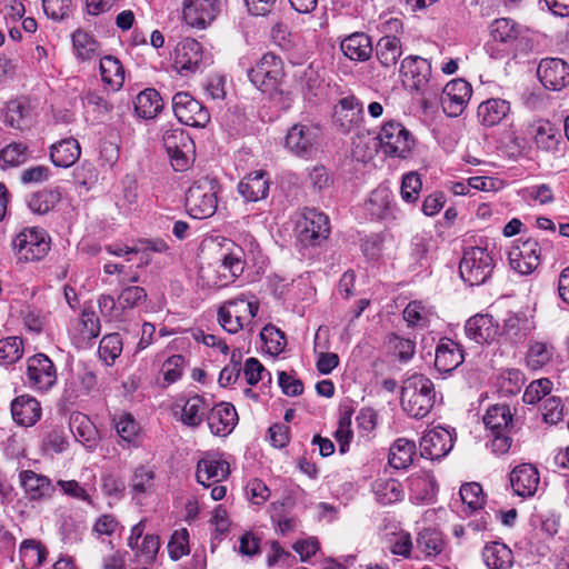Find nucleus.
<instances>
[{
	"mask_svg": "<svg viewBox=\"0 0 569 569\" xmlns=\"http://www.w3.org/2000/svg\"><path fill=\"white\" fill-rule=\"evenodd\" d=\"M436 392L432 381L423 375L415 373L405 379L401 387V407L417 419L426 417L435 405Z\"/></svg>",
	"mask_w": 569,
	"mask_h": 569,
	"instance_id": "nucleus-1",
	"label": "nucleus"
},
{
	"mask_svg": "<svg viewBox=\"0 0 569 569\" xmlns=\"http://www.w3.org/2000/svg\"><path fill=\"white\" fill-rule=\"evenodd\" d=\"M251 83L262 93L274 98L282 92L284 70L282 60L272 54L266 53L248 71Z\"/></svg>",
	"mask_w": 569,
	"mask_h": 569,
	"instance_id": "nucleus-2",
	"label": "nucleus"
},
{
	"mask_svg": "<svg viewBox=\"0 0 569 569\" xmlns=\"http://www.w3.org/2000/svg\"><path fill=\"white\" fill-rule=\"evenodd\" d=\"M219 184L214 179L203 177L193 182L186 196V207L194 219L212 217L218 208Z\"/></svg>",
	"mask_w": 569,
	"mask_h": 569,
	"instance_id": "nucleus-3",
	"label": "nucleus"
},
{
	"mask_svg": "<svg viewBox=\"0 0 569 569\" xmlns=\"http://www.w3.org/2000/svg\"><path fill=\"white\" fill-rule=\"evenodd\" d=\"M259 310V303L246 295L224 301L218 309V322L229 333L249 326Z\"/></svg>",
	"mask_w": 569,
	"mask_h": 569,
	"instance_id": "nucleus-4",
	"label": "nucleus"
},
{
	"mask_svg": "<svg viewBox=\"0 0 569 569\" xmlns=\"http://www.w3.org/2000/svg\"><path fill=\"white\" fill-rule=\"evenodd\" d=\"M493 43L502 44L506 49L528 51L532 46V36L528 27L511 18H498L488 27Z\"/></svg>",
	"mask_w": 569,
	"mask_h": 569,
	"instance_id": "nucleus-5",
	"label": "nucleus"
},
{
	"mask_svg": "<svg viewBox=\"0 0 569 569\" xmlns=\"http://www.w3.org/2000/svg\"><path fill=\"white\" fill-rule=\"evenodd\" d=\"M402 83L406 88L428 96L438 91V88L431 83V63L419 56H408L401 63L399 69Z\"/></svg>",
	"mask_w": 569,
	"mask_h": 569,
	"instance_id": "nucleus-6",
	"label": "nucleus"
},
{
	"mask_svg": "<svg viewBox=\"0 0 569 569\" xmlns=\"http://www.w3.org/2000/svg\"><path fill=\"white\" fill-rule=\"evenodd\" d=\"M493 267V259L487 249L471 247L463 252L459 272L463 281L470 286H479L491 276Z\"/></svg>",
	"mask_w": 569,
	"mask_h": 569,
	"instance_id": "nucleus-7",
	"label": "nucleus"
},
{
	"mask_svg": "<svg viewBox=\"0 0 569 569\" xmlns=\"http://www.w3.org/2000/svg\"><path fill=\"white\" fill-rule=\"evenodd\" d=\"M320 140V127L313 123H296L286 134L284 148L296 157L308 159L317 152Z\"/></svg>",
	"mask_w": 569,
	"mask_h": 569,
	"instance_id": "nucleus-8",
	"label": "nucleus"
},
{
	"mask_svg": "<svg viewBox=\"0 0 569 569\" xmlns=\"http://www.w3.org/2000/svg\"><path fill=\"white\" fill-rule=\"evenodd\" d=\"M12 246L20 260L38 261L48 253L50 238L43 229L26 228L13 238Z\"/></svg>",
	"mask_w": 569,
	"mask_h": 569,
	"instance_id": "nucleus-9",
	"label": "nucleus"
},
{
	"mask_svg": "<svg viewBox=\"0 0 569 569\" xmlns=\"http://www.w3.org/2000/svg\"><path fill=\"white\" fill-rule=\"evenodd\" d=\"M378 139L385 154L402 159L409 156L415 144L410 131L397 121L386 122L378 134Z\"/></svg>",
	"mask_w": 569,
	"mask_h": 569,
	"instance_id": "nucleus-10",
	"label": "nucleus"
},
{
	"mask_svg": "<svg viewBox=\"0 0 569 569\" xmlns=\"http://www.w3.org/2000/svg\"><path fill=\"white\" fill-rule=\"evenodd\" d=\"M330 233L328 216L316 209H305L297 221V237L305 246H318Z\"/></svg>",
	"mask_w": 569,
	"mask_h": 569,
	"instance_id": "nucleus-11",
	"label": "nucleus"
},
{
	"mask_svg": "<svg viewBox=\"0 0 569 569\" xmlns=\"http://www.w3.org/2000/svg\"><path fill=\"white\" fill-rule=\"evenodd\" d=\"M172 110L186 126L203 128L210 121L207 108L188 92H177L172 97Z\"/></svg>",
	"mask_w": 569,
	"mask_h": 569,
	"instance_id": "nucleus-12",
	"label": "nucleus"
},
{
	"mask_svg": "<svg viewBox=\"0 0 569 569\" xmlns=\"http://www.w3.org/2000/svg\"><path fill=\"white\" fill-rule=\"evenodd\" d=\"M201 44L192 39H182L174 49L173 66L181 74L196 72L207 64Z\"/></svg>",
	"mask_w": 569,
	"mask_h": 569,
	"instance_id": "nucleus-13",
	"label": "nucleus"
},
{
	"mask_svg": "<svg viewBox=\"0 0 569 569\" xmlns=\"http://www.w3.org/2000/svg\"><path fill=\"white\" fill-rule=\"evenodd\" d=\"M529 134L539 151L553 157L562 152L565 142L561 132L550 121L538 120L531 123Z\"/></svg>",
	"mask_w": 569,
	"mask_h": 569,
	"instance_id": "nucleus-14",
	"label": "nucleus"
},
{
	"mask_svg": "<svg viewBox=\"0 0 569 569\" xmlns=\"http://www.w3.org/2000/svg\"><path fill=\"white\" fill-rule=\"evenodd\" d=\"M441 106L449 117H458L466 109L472 94L471 84L463 79L449 81L442 90Z\"/></svg>",
	"mask_w": 569,
	"mask_h": 569,
	"instance_id": "nucleus-15",
	"label": "nucleus"
},
{
	"mask_svg": "<svg viewBox=\"0 0 569 569\" xmlns=\"http://www.w3.org/2000/svg\"><path fill=\"white\" fill-rule=\"evenodd\" d=\"M542 86L552 91H560L569 84V64L560 58H545L537 69Z\"/></svg>",
	"mask_w": 569,
	"mask_h": 569,
	"instance_id": "nucleus-16",
	"label": "nucleus"
},
{
	"mask_svg": "<svg viewBox=\"0 0 569 569\" xmlns=\"http://www.w3.org/2000/svg\"><path fill=\"white\" fill-rule=\"evenodd\" d=\"M229 473V463L216 452H203L197 463V481L204 487L227 479Z\"/></svg>",
	"mask_w": 569,
	"mask_h": 569,
	"instance_id": "nucleus-17",
	"label": "nucleus"
},
{
	"mask_svg": "<svg viewBox=\"0 0 569 569\" xmlns=\"http://www.w3.org/2000/svg\"><path fill=\"white\" fill-rule=\"evenodd\" d=\"M452 447L453 437L448 429L442 427L427 430L420 440L421 456L431 460L443 458Z\"/></svg>",
	"mask_w": 569,
	"mask_h": 569,
	"instance_id": "nucleus-18",
	"label": "nucleus"
},
{
	"mask_svg": "<svg viewBox=\"0 0 569 569\" xmlns=\"http://www.w3.org/2000/svg\"><path fill=\"white\" fill-rule=\"evenodd\" d=\"M27 376L29 385L38 390H48L57 381L53 362L42 353L29 358Z\"/></svg>",
	"mask_w": 569,
	"mask_h": 569,
	"instance_id": "nucleus-19",
	"label": "nucleus"
},
{
	"mask_svg": "<svg viewBox=\"0 0 569 569\" xmlns=\"http://www.w3.org/2000/svg\"><path fill=\"white\" fill-rule=\"evenodd\" d=\"M540 253L539 243L533 239H528L510 250V264L519 273L529 274L538 267Z\"/></svg>",
	"mask_w": 569,
	"mask_h": 569,
	"instance_id": "nucleus-20",
	"label": "nucleus"
},
{
	"mask_svg": "<svg viewBox=\"0 0 569 569\" xmlns=\"http://www.w3.org/2000/svg\"><path fill=\"white\" fill-rule=\"evenodd\" d=\"M217 0H183L182 17L190 27L206 28L218 13Z\"/></svg>",
	"mask_w": 569,
	"mask_h": 569,
	"instance_id": "nucleus-21",
	"label": "nucleus"
},
{
	"mask_svg": "<svg viewBox=\"0 0 569 569\" xmlns=\"http://www.w3.org/2000/svg\"><path fill=\"white\" fill-rule=\"evenodd\" d=\"M469 339L479 345L490 343L500 335L499 323L490 315H476L465 326Z\"/></svg>",
	"mask_w": 569,
	"mask_h": 569,
	"instance_id": "nucleus-22",
	"label": "nucleus"
},
{
	"mask_svg": "<svg viewBox=\"0 0 569 569\" xmlns=\"http://www.w3.org/2000/svg\"><path fill=\"white\" fill-rule=\"evenodd\" d=\"M510 482L517 496L522 498L532 497L540 483L538 469L531 463H521L511 471Z\"/></svg>",
	"mask_w": 569,
	"mask_h": 569,
	"instance_id": "nucleus-23",
	"label": "nucleus"
},
{
	"mask_svg": "<svg viewBox=\"0 0 569 569\" xmlns=\"http://www.w3.org/2000/svg\"><path fill=\"white\" fill-rule=\"evenodd\" d=\"M208 426L214 436L229 435L237 425L238 415L236 408L228 402H221L212 407L207 416Z\"/></svg>",
	"mask_w": 569,
	"mask_h": 569,
	"instance_id": "nucleus-24",
	"label": "nucleus"
},
{
	"mask_svg": "<svg viewBox=\"0 0 569 569\" xmlns=\"http://www.w3.org/2000/svg\"><path fill=\"white\" fill-rule=\"evenodd\" d=\"M210 403L201 396L194 395L184 400L183 405L176 403L174 413L180 412V421L188 427L194 428L202 423Z\"/></svg>",
	"mask_w": 569,
	"mask_h": 569,
	"instance_id": "nucleus-25",
	"label": "nucleus"
},
{
	"mask_svg": "<svg viewBox=\"0 0 569 569\" xmlns=\"http://www.w3.org/2000/svg\"><path fill=\"white\" fill-rule=\"evenodd\" d=\"M367 206L370 214L379 219H397L398 217V209L388 187L379 186L376 188L370 193Z\"/></svg>",
	"mask_w": 569,
	"mask_h": 569,
	"instance_id": "nucleus-26",
	"label": "nucleus"
},
{
	"mask_svg": "<svg viewBox=\"0 0 569 569\" xmlns=\"http://www.w3.org/2000/svg\"><path fill=\"white\" fill-rule=\"evenodd\" d=\"M340 49L349 60L359 62L369 60L373 51L371 38L365 32H353L345 37Z\"/></svg>",
	"mask_w": 569,
	"mask_h": 569,
	"instance_id": "nucleus-27",
	"label": "nucleus"
},
{
	"mask_svg": "<svg viewBox=\"0 0 569 569\" xmlns=\"http://www.w3.org/2000/svg\"><path fill=\"white\" fill-rule=\"evenodd\" d=\"M463 361L462 350L451 339H441L436 348L435 367L439 372H451Z\"/></svg>",
	"mask_w": 569,
	"mask_h": 569,
	"instance_id": "nucleus-28",
	"label": "nucleus"
},
{
	"mask_svg": "<svg viewBox=\"0 0 569 569\" xmlns=\"http://www.w3.org/2000/svg\"><path fill=\"white\" fill-rule=\"evenodd\" d=\"M410 499L416 503H430L437 493L435 477L429 472L416 473L409 477Z\"/></svg>",
	"mask_w": 569,
	"mask_h": 569,
	"instance_id": "nucleus-29",
	"label": "nucleus"
},
{
	"mask_svg": "<svg viewBox=\"0 0 569 569\" xmlns=\"http://www.w3.org/2000/svg\"><path fill=\"white\" fill-rule=\"evenodd\" d=\"M11 413L18 425L30 427L40 419L41 407L37 399L30 396H20L12 401Z\"/></svg>",
	"mask_w": 569,
	"mask_h": 569,
	"instance_id": "nucleus-30",
	"label": "nucleus"
},
{
	"mask_svg": "<svg viewBox=\"0 0 569 569\" xmlns=\"http://www.w3.org/2000/svg\"><path fill=\"white\" fill-rule=\"evenodd\" d=\"M238 191L247 201H259L267 197L269 178L264 171L258 170L247 174L238 184Z\"/></svg>",
	"mask_w": 569,
	"mask_h": 569,
	"instance_id": "nucleus-31",
	"label": "nucleus"
},
{
	"mask_svg": "<svg viewBox=\"0 0 569 569\" xmlns=\"http://www.w3.org/2000/svg\"><path fill=\"white\" fill-rule=\"evenodd\" d=\"M20 483L32 500H40L51 497L54 486L51 480L32 470H23L19 475Z\"/></svg>",
	"mask_w": 569,
	"mask_h": 569,
	"instance_id": "nucleus-32",
	"label": "nucleus"
},
{
	"mask_svg": "<svg viewBox=\"0 0 569 569\" xmlns=\"http://www.w3.org/2000/svg\"><path fill=\"white\" fill-rule=\"evenodd\" d=\"M401 54L402 46L399 38L385 36L378 40L376 58L386 70L393 72Z\"/></svg>",
	"mask_w": 569,
	"mask_h": 569,
	"instance_id": "nucleus-33",
	"label": "nucleus"
},
{
	"mask_svg": "<svg viewBox=\"0 0 569 569\" xmlns=\"http://www.w3.org/2000/svg\"><path fill=\"white\" fill-rule=\"evenodd\" d=\"M81 148L73 138L63 139L50 148V158L54 166L68 168L80 157Z\"/></svg>",
	"mask_w": 569,
	"mask_h": 569,
	"instance_id": "nucleus-34",
	"label": "nucleus"
},
{
	"mask_svg": "<svg viewBox=\"0 0 569 569\" xmlns=\"http://www.w3.org/2000/svg\"><path fill=\"white\" fill-rule=\"evenodd\" d=\"M510 103L503 99H489L478 107V117L483 126L492 127L500 123L509 113Z\"/></svg>",
	"mask_w": 569,
	"mask_h": 569,
	"instance_id": "nucleus-35",
	"label": "nucleus"
},
{
	"mask_svg": "<svg viewBox=\"0 0 569 569\" xmlns=\"http://www.w3.org/2000/svg\"><path fill=\"white\" fill-rule=\"evenodd\" d=\"M482 557L489 569H510L513 563L512 551L502 542L486 545Z\"/></svg>",
	"mask_w": 569,
	"mask_h": 569,
	"instance_id": "nucleus-36",
	"label": "nucleus"
},
{
	"mask_svg": "<svg viewBox=\"0 0 569 569\" xmlns=\"http://www.w3.org/2000/svg\"><path fill=\"white\" fill-rule=\"evenodd\" d=\"M372 491L377 501L383 506L401 501L405 497L403 487L396 479H377L372 485Z\"/></svg>",
	"mask_w": 569,
	"mask_h": 569,
	"instance_id": "nucleus-37",
	"label": "nucleus"
},
{
	"mask_svg": "<svg viewBox=\"0 0 569 569\" xmlns=\"http://www.w3.org/2000/svg\"><path fill=\"white\" fill-rule=\"evenodd\" d=\"M416 443L406 438L395 440L389 450L388 461L395 469H406L412 463Z\"/></svg>",
	"mask_w": 569,
	"mask_h": 569,
	"instance_id": "nucleus-38",
	"label": "nucleus"
},
{
	"mask_svg": "<svg viewBox=\"0 0 569 569\" xmlns=\"http://www.w3.org/2000/svg\"><path fill=\"white\" fill-rule=\"evenodd\" d=\"M100 73L102 81L108 84L112 91H117L122 87L124 70L117 58L112 56L103 57L100 60Z\"/></svg>",
	"mask_w": 569,
	"mask_h": 569,
	"instance_id": "nucleus-39",
	"label": "nucleus"
},
{
	"mask_svg": "<svg viewBox=\"0 0 569 569\" xmlns=\"http://www.w3.org/2000/svg\"><path fill=\"white\" fill-rule=\"evenodd\" d=\"M483 422L491 432L509 431L513 423L510 408L507 405L490 407L483 417Z\"/></svg>",
	"mask_w": 569,
	"mask_h": 569,
	"instance_id": "nucleus-40",
	"label": "nucleus"
},
{
	"mask_svg": "<svg viewBox=\"0 0 569 569\" xmlns=\"http://www.w3.org/2000/svg\"><path fill=\"white\" fill-rule=\"evenodd\" d=\"M244 261L242 259L241 249H236L226 253L221 259L220 269L222 271L223 281L221 280L219 286L224 287L229 282L234 281L239 278L244 270Z\"/></svg>",
	"mask_w": 569,
	"mask_h": 569,
	"instance_id": "nucleus-41",
	"label": "nucleus"
},
{
	"mask_svg": "<svg viewBox=\"0 0 569 569\" xmlns=\"http://www.w3.org/2000/svg\"><path fill=\"white\" fill-rule=\"evenodd\" d=\"M30 117L29 103L24 99H16L7 104L4 123L14 129H23L28 126Z\"/></svg>",
	"mask_w": 569,
	"mask_h": 569,
	"instance_id": "nucleus-42",
	"label": "nucleus"
},
{
	"mask_svg": "<svg viewBox=\"0 0 569 569\" xmlns=\"http://www.w3.org/2000/svg\"><path fill=\"white\" fill-rule=\"evenodd\" d=\"M116 429L123 443L138 448L141 442L140 426L129 413H123L116 421Z\"/></svg>",
	"mask_w": 569,
	"mask_h": 569,
	"instance_id": "nucleus-43",
	"label": "nucleus"
},
{
	"mask_svg": "<svg viewBox=\"0 0 569 569\" xmlns=\"http://www.w3.org/2000/svg\"><path fill=\"white\" fill-rule=\"evenodd\" d=\"M59 200L60 193L57 190L42 189L30 194L27 202L33 213L44 214L52 210Z\"/></svg>",
	"mask_w": 569,
	"mask_h": 569,
	"instance_id": "nucleus-44",
	"label": "nucleus"
},
{
	"mask_svg": "<svg viewBox=\"0 0 569 569\" xmlns=\"http://www.w3.org/2000/svg\"><path fill=\"white\" fill-rule=\"evenodd\" d=\"M417 548L427 558H433L438 556L445 548L442 535L435 529L422 530L417 538Z\"/></svg>",
	"mask_w": 569,
	"mask_h": 569,
	"instance_id": "nucleus-45",
	"label": "nucleus"
},
{
	"mask_svg": "<svg viewBox=\"0 0 569 569\" xmlns=\"http://www.w3.org/2000/svg\"><path fill=\"white\" fill-rule=\"evenodd\" d=\"M73 50L81 60H91L99 54L98 42L83 30H77L72 34Z\"/></svg>",
	"mask_w": 569,
	"mask_h": 569,
	"instance_id": "nucleus-46",
	"label": "nucleus"
},
{
	"mask_svg": "<svg viewBox=\"0 0 569 569\" xmlns=\"http://www.w3.org/2000/svg\"><path fill=\"white\" fill-rule=\"evenodd\" d=\"M431 317V310L426 308L420 301L409 302L403 310V319L412 328H427Z\"/></svg>",
	"mask_w": 569,
	"mask_h": 569,
	"instance_id": "nucleus-47",
	"label": "nucleus"
},
{
	"mask_svg": "<svg viewBox=\"0 0 569 569\" xmlns=\"http://www.w3.org/2000/svg\"><path fill=\"white\" fill-rule=\"evenodd\" d=\"M46 556V549L36 540H24L20 546V557L28 569L40 566Z\"/></svg>",
	"mask_w": 569,
	"mask_h": 569,
	"instance_id": "nucleus-48",
	"label": "nucleus"
},
{
	"mask_svg": "<svg viewBox=\"0 0 569 569\" xmlns=\"http://www.w3.org/2000/svg\"><path fill=\"white\" fill-rule=\"evenodd\" d=\"M552 358V348L543 342H533L527 352V366L531 370H539Z\"/></svg>",
	"mask_w": 569,
	"mask_h": 569,
	"instance_id": "nucleus-49",
	"label": "nucleus"
},
{
	"mask_svg": "<svg viewBox=\"0 0 569 569\" xmlns=\"http://www.w3.org/2000/svg\"><path fill=\"white\" fill-rule=\"evenodd\" d=\"M121 351L122 340L119 333H110L101 339L98 352L107 365H112Z\"/></svg>",
	"mask_w": 569,
	"mask_h": 569,
	"instance_id": "nucleus-50",
	"label": "nucleus"
},
{
	"mask_svg": "<svg viewBox=\"0 0 569 569\" xmlns=\"http://www.w3.org/2000/svg\"><path fill=\"white\" fill-rule=\"evenodd\" d=\"M528 321L525 317L510 313L505 319L502 333L513 342H520L528 333Z\"/></svg>",
	"mask_w": 569,
	"mask_h": 569,
	"instance_id": "nucleus-51",
	"label": "nucleus"
},
{
	"mask_svg": "<svg viewBox=\"0 0 569 569\" xmlns=\"http://www.w3.org/2000/svg\"><path fill=\"white\" fill-rule=\"evenodd\" d=\"M23 355L22 340L18 337H8L0 340V363L11 365L21 359Z\"/></svg>",
	"mask_w": 569,
	"mask_h": 569,
	"instance_id": "nucleus-52",
	"label": "nucleus"
},
{
	"mask_svg": "<svg viewBox=\"0 0 569 569\" xmlns=\"http://www.w3.org/2000/svg\"><path fill=\"white\" fill-rule=\"evenodd\" d=\"M461 501L470 509L471 512L482 508L485 498L482 487L477 482L462 485L459 491Z\"/></svg>",
	"mask_w": 569,
	"mask_h": 569,
	"instance_id": "nucleus-53",
	"label": "nucleus"
},
{
	"mask_svg": "<svg viewBox=\"0 0 569 569\" xmlns=\"http://www.w3.org/2000/svg\"><path fill=\"white\" fill-rule=\"evenodd\" d=\"M168 551L172 560H179L190 552L189 532L187 529L176 530L168 543Z\"/></svg>",
	"mask_w": 569,
	"mask_h": 569,
	"instance_id": "nucleus-54",
	"label": "nucleus"
},
{
	"mask_svg": "<svg viewBox=\"0 0 569 569\" xmlns=\"http://www.w3.org/2000/svg\"><path fill=\"white\" fill-rule=\"evenodd\" d=\"M27 146L20 142L9 143L0 150V161L3 166H19L27 160Z\"/></svg>",
	"mask_w": 569,
	"mask_h": 569,
	"instance_id": "nucleus-55",
	"label": "nucleus"
},
{
	"mask_svg": "<svg viewBox=\"0 0 569 569\" xmlns=\"http://www.w3.org/2000/svg\"><path fill=\"white\" fill-rule=\"evenodd\" d=\"M552 389V382L548 378L532 381L525 390L523 402L535 405L547 396Z\"/></svg>",
	"mask_w": 569,
	"mask_h": 569,
	"instance_id": "nucleus-56",
	"label": "nucleus"
},
{
	"mask_svg": "<svg viewBox=\"0 0 569 569\" xmlns=\"http://www.w3.org/2000/svg\"><path fill=\"white\" fill-rule=\"evenodd\" d=\"M184 358L180 355H174L168 358L161 369L164 383L162 387H167L178 381L182 376Z\"/></svg>",
	"mask_w": 569,
	"mask_h": 569,
	"instance_id": "nucleus-57",
	"label": "nucleus"
},
{
	"mask_svg": "<svg viewBox=\"0 0 569 569\" xmlns=\"http://www.w3.org/2000/svg\"><path fill=\"white\" fill-rule=\"evenodd\" d=\"M388 345L401 361L410 360L416 351V342L413 340L406 339L397 335L389 336Z\"/></svg>",
	"mask_w": 569,
	"mask_h": 569,
	"instance_id": "nucleus-58",
	"label": "nucleus"
},
{
	"mask_svg": "<svg viewBox=\"0 0 569 569\" xmlns=\"http://www.w3.org/2000/svg\"><path fill=\"white\" fill-rule=\"evenodd\" d=\"M421 187L422 182L417 172L405 174L401 182V198L408 203L417 201Z\"/></svg>",
	"mask_w": 569,
	"mask_h": 569,
	"instance_id": "nucleus-59",
	"label": "nucleus"
},
{
	"mask_svg": "<svg viewBox=\"0 0 569 569\" xmlns=\"http://www.w3.org/2000/svg\"><path fill=\"white\" fill-rule=\"evenodd\" d=\"M73 179L78 186L89 190L98 182V171L92 163L83 161L74 169Z\"/></svg>",
	"mask_w": 569,
	"mask_h": 569,
	"instance_id": "nucleus-60",
	"label": "nucleus"
},
{
	"mask_svg": "<svg viewBox=\"0 0 569 569\" xmlns=\"http://www.w3.org/2000/svg\"><path fill=\"white\" fill-rule=\"evenodd\" d=\"M70 428L81 442H89L96 433L88 417L81 413L71 417Z\"/></svg>",
	"mask_w": 569,
	"mask_h": 569,
	"instance_id": "nucleus-61",
	"label": "nucleus"
},
{
	"mask_svg": "<svg viewBox=\"0 0 569 569\" xmlns=\"http://www.w3.org/2000/svg\"><path fill=\"white\" fill-rule=\"evenodd\" d=\"M261 339L268 345L269 352L276 355L282 352L287 345L283 332L273 326L263 328Z\"/></svg>",
	"mask_w": 569,
	"mask_h": 569,
	"instance_id": "nucleus-62",
	"label": "nucleus"
},
{
	"mask_svg": "<svg viewBox=\"0 0 569 569\" xmlns=\"http://www.w3.org/2000/svg\"><path fill=\"white\" fill-rule=\"evenodd\" d=\"M164 108V101L153 88L144 89V119H153Z\"/></svg>",
	"mask_w": 569,
	"mask_h": 569,
	"instance_id": "nucleus-63",
	"label": "nucleus"
},
{
	"mask_svg": "<svg viewBox=\"0 0 569 569\" xmlns=\"http://www.w3.org/2000/svg\"><path fill=\"white\" fill-rule=\"evenodd\" d=\"M522 192L526 199L537 201L540 204L550 203L555 199L553 190L547 183L531 186L529 188H526Z\"/></svg>",
	"mask_w": 569,
	"mask_h": 569,
	"instance_id": "nucleus-64",
	"label": "nucleus"
}]
</instances>
